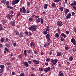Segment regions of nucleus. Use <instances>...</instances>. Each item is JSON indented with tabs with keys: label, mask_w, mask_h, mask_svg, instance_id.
<instances>
[{
	"label": "nucleus",
	"mask_w": 76,
	"mask_h": 76,
	"mask_svg": "<svg viewBox=\"0 0 76 76\" xmlns=\"http://www.w3.org/2000/svg\"><path fill=\"white\" fill-rule=\"evenodd\" d=\"M38 27L37 26H32L28 28V29L31 31H36L37 30V28Z\"/></svg>",
	"instance_id": "1"
},
{
	"label": "nucleus",
	"mask_w": 76,
	"mask_h": 76,
	"mask_svg": "<svg viewBox=\"0 0 76 76\" xmlns=\"http://www.w3.org/2000/svg\"><path fill=\"white\" fill-rule=\"evenodd\" d=\"M20 0H13L12 2V5H15L18 4Z\"/></svg>",
	"instance_id": "2"
},
{
	"label": "nucleus",
	"mask_w": 76,
	"mask_h": 76,
	"mask_svg": "<svg viewBox=\"0 0 76 76\" xmlns=\"http://www.w3.org/2000/svg\"><path fill=\"white\" fill-rule=\"evenodd\" d=\"M57 61H58V60L56 59H55V60H53V59H51V62H52L53 64H56V63H57Z\"/></svg>",
	"instance_id": "3"
},
{
	"label": "nucleus",
	"mask_w": 76,
	"mask_h": 76,
	"mask_svg": "<svg viewBox=\"0 0 76 76\" xmlns=\"http://www.w3.org/2000/svg\"><path fill=\"white\" fill-rule=\"evenodd\" d=\"M71 42L73 43L75 45H76V42L75 41V39L73 38H72L71 40Z\"/></svg>",
	"instance_id": "4"
},
{
	"label": "nucleus",
	"mask_w": 76,
	"mask_h": 76,
	"mask_svg": "<svg viewBox=\"0 0 76 76\" xmlns=\"http://www.w3.org/2000/svg\"><path fill=\"white\" fill-rule=\"evenodd\" d=\"M57 24L58 25L60 26H61L63 25V23H62V22L60 21H58Z\"/></svg>",
	"instance_id": "5"
},
{
	"label": "nucleus",
	"mask_w": 76,
	"mask_h": 76,
	"mask_svg": "<svg viewBox=\"0 0 76 76\" xmlns=\"http://www.w3.org/2000/svg\"><path fill=\"white\" fill-rule=\"evenodd\" d=\"M66 19H70L71 18V14L70 13H68L66 17Z\"/></svg>",
	"instance_id": "6"
},
{
	"label": "nucleus",
	"mask_w": 76,
	"mask_h": 76,
	"mask_svg": "<svg viewBox=\"0 0 76 76\" xmlns=\"http://www.w3.org/2000/svg\"><path fill=\"white\" fill-rule=\"evenodd\" d=\"M50 35L49 34H48L46 36V37L48 39V41L50 40Z\"/></svg>",
	"instance_id": "7"
},
{
	"label": "nucleus",
	"mask_w": 76,
	"mask_h": 76,
	"mask_svg": "<svg viewBox=\"0 0 76 76\" xmlns=\"http://www.w3.org/2000/svg\"><path fill=\"white\" fill-rule=\"evenodd\" d=\"M23 64L25 66H26V67H28V62H23Z\"/></svg>",
	"instance_id": "8"
},
{
	"label": "nucleus",
	"mask_w": 76,
	"mask_h": 76,
	"mask_svg": "<svg viewBox=\"0 0 76 76\" xmlns=\"http://www.w3.org/2000/svg\"><path fill=\"white\" fill-rule=\"evenodd\" d=\"M22 9H23V11L22 13H25L26 12V10H25V7L23 6L22 7Z\"/></svg>",
	"instance_id": "9"
},
{
	"label": "nucleus",
	"mask_w": 76,
	"mask_h": 76,
	"mask_svg": "<svg viewBox=\"0 0 76 76\" xmlns=\"http://www.w3.org/2000/svg\"><path fill=\"white\" fill-rule=\"evenodd\" d=\"M50 70H51V68L50 67H48V68H45L44 70V71L45 72H48V71H50Z\"/></svg>",
	"instance_id": "10"
},
{
	"label": "nucleus",
	"mask_w": 76,
	"mask_h": 76,
	"mask_svg": "<svg viewBox=\"0 0 76 76\" xmlns=\"http://www.w3.org/2000/svg\"><path fill=\"white\" fill-rule=\"evenodd\" d=\"M57 55L58 57H59V56H61V53L60 52H58L57 53Z\"/></svg>",
	"instance_id": "11"
},
{
	"label": "nucleus",
	"mask_w": 76,
	"mask_h": 76,
	"mask_svg": "<svg viewBox=\"0 0 76 76\" xmlns=\"http://www.w3.org/2000/svg\"><path fill=\"white\" fill-rule=\"evenodd\" d=\"M55 36L56 38H59V37H60V36L59 35V34H58V33H56L55 34Z\"/></svg>",
	"instance_id": "12"
},
{
	"label": "nucleus",
	"mask_w": 76,
	"mask_h": 76,
	"mask_svg": "<svg viewBox=\"0 0 76 76\" xmlns=\"http://www.w3.org/2000/svg\"><path fill=\"white\" fill-rule=\"evenodd\" d=\"M30 45L31 47L33 46V47H35V43L33 42H31V43L30 44Z\"/></svg>",
	"instance_id": "13"
},
{
	"label": "nucleus",
	"mask_w": 76,
	"mask_h": 76,
	"mask_svg": "<svg viewBox=\"0 0 76 76\" xmlns=\"http://www.w3.org/2000/svg\"><path fill=\"white\" fill-rule=\"evenodd\" d=\"M10 23L12 26H15V22L13 21H11Z\"/></svg>",
	"instance_id": "14"
},
{
	"label": "nucleus",
	"mask_w": 76,
	"mask_h": 76,
	"mask_svg": "<svg viewBox=\"0 0 76 76\" xmlns=\"http://www.w3.org/2000/svg\"><path fill=\"white\" fill-rule=\"evenodd\" d=\"M47 6H48V5L47 4H45L44 5V8L45 9H47Z\"/></svg>",
	"instance_id": "15"
},
{
	"label": "nucleus",
	"mask_w": 76,
	"mask_h": 76,
	"mask_svg": "<svg viewBox=\"0 0 76 76\" xmlns=\"http://www.w3.org/2000/svg\"><path fill=\"white\" fill-rule=\"evenodd\" d=\"M28 54H31V53H32V50H28Z\"/></svg>",
	"instance_id": "16"
},
{
	"label": "nucleus",
	"mask_w": 76,
	"mask_h": 76,
	"mask_svg": "<svg viewBox=\"0 0 76 76\" xmlns=\"http://www.w3.org/2000/svg\"><path fill=\"white\" fill-rule=\"evenodd\" d=\"M49 29H50L49 26H47L46 27V31H47L48 32L49 31Z\"/></svg>",
	"instance_id": "17"
},
{
	"label": "nucleus",
	"mask_w": 76,
	"mask_h": 76,
	"mask_svg": "<svg viewBox=\"0 0 76 76\" xmlns=\"http://www.w3.org/2000/svg\"><path fill=\"white\" fill-rule=\"evenodd\" d=\"M52 7H54L55 6H56V4L54 3H53L51 4Z\"/></svg>",
	"instance_id": "18"
},
{
	"label": "nucleus",
	"mask_w": 76,
	"mask_h": 76,
	"mask_svg": "<svg viewBox=\"0 0 76 76\" xmlns=\"http://www.w3.org/2000/svg\"><path fill=\"white\" fill-rule=\"evenodd\" d=\"M59 76H64L63 75V73H61V71H60V72L59 73Z\"/></svg>",
	"instance_id": "19"
},
{
	"label": "nucleus",
	"mask_w": 76,
	"mask_h": 76,
	"mask_svg": "<svg viewBox=\"0 0 76 76\" xmlns=\"http://www.w3.org/2000/svg\"><path fill=\"white\" fill-rule=\"evenodd\" d=\"M61 35L63 37H64V38H66V34H65L64 33H62Z\"/></svg>",
	"instance_id": "20"
},
{
	"label": "nucleus",
	"mask_w": 76,
	"mask_h": 76,
	"mask_svg": "<svg viewBox=\"0 0 76 76\" xmlns=\"http://www.w3.org/2000/svg\"><path fill=\"white\" fill-rule=\"evenodd\" d=\"M61 1V0H53L54 2L55 3H58V2H60Z\"/></svg>",
	"instance_id": "21"
},
{
	"label": "nucleus",
	"mask_w": 76,
	"mask_h": 76,
	"mask_svg": "<svg viewBox=\"0 0 76 76\" xmlns=\"http://www.w3.org/2000/svg\"><path fill=\"white\" fill-rule=\"evenodd\" d=\"M36 21L38 23V22H40V18H39L38 19H36Z\"/></svg>",
	"instance_id": "22"
},
{
	"label": "nucleus",
	"mask_w": 76,
	"mask_h": 76,
	"mask_svg": "<svg viewBox=\"0 0 76 76\" xmlns=\"http://www.w3.org/2000/svg\"><path fill=\"white\" fill-rule=\"evenodd\" d=\"M48 33V32H47V31L45 30V31H43V34H44V35H47Z\"/></svg>",
	"instance_id": "23"
},
{
	"label": "nucleus",
	"mask_w": 76,
	"mask_h": 76,
	"mask_svg": "<svg viewBox=\"0 0 76 76\" xmlns=\"http://www.w3.org/2000/svg\"><path fill=\"white\" fill-rule=\"evenodd\" d=\"M10 15H7V18L8 19H10V20H11V18H10Z\"/></svg>",
	"instance_id": "24"
},
{
	"label": "nucleus",
	"mask_w": 76,
	"mask_h": 76,
	"mask_svg": "<svg viewBox=\"0 0 76 76\" xmlns=\"http://www.w3.org/2000/svg\"><path fill=\"white\" fill-rule=\"evenodd\" d=\"M5 50V51H7L8 53H9L10 52V50H9V49H7V48H5L4 49Z\"/></svg>",
	"instance_id": "25"
},
{
	"label": "nucleus",
	"mask_w": 76,
	"mask_h": 76,
	"mask_svg": "<svg viewBox=\"0 0 76 76\" xmlns=\"http://www.w3.org/2000/svg\"><path fill=\"white\" fill-rule=\"evenodd\" d=\"M69 12V9H66L65 11V13H67Z\"/></svg>",
	"instance_id": "26"
},
{
	"label": "nucleus",
	"mask_w": 76,
	"mask_h": 76,
	"mask_svg": "<svg viewBox=\"0 0 76 76\" xmlns=\"http://www.w3.org/2000/svg\"><path fill=\"white\" fill-rule=\"evenodd\" d=\"M40 22H41V24L42 25L44 23V21H43V19L42 18H41L40 19Z\"/></svg>",
	"instance_id": "27"
},
{
	"label": "nucleus",
	"mask_w": 76,
	"mask_h": 76,
	"mask_svg": "<svg viewBox=\"0 0 76 76\" xmlns=\"http://www.w3.org/2000/svg\"><path fill=\"white\" fill-rule=\"evenodd\" d=\"M24 53L25 56H26V55H27V53H26V50H24Z\"/></svg>",
	"instance_id": "28"
},
{
	"label": "nucleus",
	"mask_w": 76,
	"mask_h": 76,
	"mask_svg": "<svg viewBox=\"0 0 76 76\" xmlns=\"http://www.w3.org/2000/svg\"><path fill=\"white\" fill-rule=\"evenodd\" d=\"M5 39H4V38H2L1 39L0 41H1V42H4V41Z\"/></svg>",
	"instance_id": "29"
},
{
	"label": "nucleus",
	"mask_w": 76,
	"mask_h": 76,
	"mask_svg": "<svg viewBox=\"0 0 76 76\" xmlns=\"http://www.w3.org/2000/svg\"><path fill=\"white\" fill-rule=\"evenodd\" d=\"M5 46L7 47H8V48H10V45L8 44H6L5 45Z\"/></svg>",
	"instance_id": "30"
},
{
	"label": "nucleus",
	"mask_w": 76,
	"mask_h": 76,
	"mask_svg": "<svg viewBox=\"0 0 76 76\" xmlns=\"http://www.w3.org/2000/svg\"><path fill=\"white\" fill-rule=\"evenodd\" d=\"M6 4L7 6H9V1H7Z\"/></svg>",
	"instance_id": "31"
},
{
	"label": "nucleus",
	"mask_w": 76,
	"mask_h": 76,
	"mask_svg": "<svg viewBox=\"0 0 76 76\" xmlns=\"http://www.w3.org/2000/svg\"><path fill=\"white\" fill-rule=\"evenodd\" d=\"M63 9H64L63 7H61L59 8V9L61 12L63 11Z\"/></svg>",
	"instance_id": "32"
},
{
	"label": "nucleus",
	"mask_w": 76,
	"mask_h": 76,
	"mask_svg": "<svg viewBox=\"0 0 76 76\" xmlns=\"http://www.w3.org/2000/svg\"><path fill=\"white\" fill-rule=\"evenodd\" d=\"M0 67L1 69H3V68H4V66L3 65H2L0 66Z\"/></svg>",
	"instance_id": "33"
},
{
	"label": "nucleus",
	"mask_w": 76,
	"mask_h": 76,
	"mask_svg": "<svg viewBox=\"0 0 76 76\" xmlns=\"http://www.w3.org/2000/svg\"><path fill=\"white\" fill-rule=\"evenodd\" d=\"M47 46H49L50 45V42L48 41L47 43Z\"/></svg>",
	"instance_id": "34"
},
{
	"label": "nucleus",
	"mask_w": 76,
	"mask_h": 76,
	"mask_svg": "<svg viewBox=\"0 0 76 76\" xmlns=\"http://www.w3.org/2000/svg\"><path fill=\"white\" fill-rule=\"evenodd\" d=\"M50 60V58H48L46 59V61H48Z\"/></svg>",
	"instance_id": "35"
},
{
	"label": "nucleus",
	"mask_w": 76,
	"mask_h": 76,
	"mask_svg": "<svg viewBox=\"0 0 76 76\" xmlns=\"http://www.w3.org/2000/svg\"><path fill=\"white\" fill-rule=\"evenodd\" d=\"M20 35H21V37H23V32H21L20 33Z\"/></svg>",
	"instance_id": "36"
},
{
	"label": "nucleus",
	"mask_w": 76,
	"mask_h": 76,
	"mask_svg": "<svg viewBox=\"0 0 76 76\" xmlns=\"http://www.w3.org/2000/svg\"><path fill=\"white\" fill-rule=\"evenodd\" d=\"M29 20L30 22H32V20H33V19L32 18H29Z\"/></svg>",
	"instance_id": "37"
},
{
	"label": "nucleus",
	"mask_w": 76,
	"mask_h": 76,
	"mask_svg": "<svg viewBox=\"0 0 76 76\" xmlns=\"http://www.w3.org/2000/svg\"><path fill=\"white\" fill-rule=\"evenodd\" d=\"M39 71L41 72H42V71H43V69L42 68H40L39 69Z\"/></svg>",
	"instance_id": "38"
},
{
	"label": "nucleus",
	"mask_w": 76,
	"mask_h": 76,
	"mask_svg": "<svg viewBox=\"0 0 76 76\" xmlns=\"http://www.w3.org/2000/svg\"><path fill=\"white\" fill-rule=\"evenodd\" d=\"M69 49H70V47H66L65 48V50H69Z\"/></svg>",
	"instance_id": "39"
},
{
	"label": "nucleus",
	"mask_w": 76,
	"mask_h": 76,
	"mask_svg": "<svg viewBox=\"0 0 76 76\" xmlns=\"http://www.w3.org/2000/svg\"><path fill=\"white\" fill-rule=\"evenodd\" d=\"M72 50H73V52H75V51H76V48H73Z\"/></svg>",
	"instance_id": "40"
},
{
	"label": "nucleus",
	"mask_w": 76,
	"mask_h": 76,
	"mask_svg": "<svg viewBox=\"0 0 76 76\" xmlns=\"http://www.w3.org/2000/svg\"><path fill=\"white\" fill-rule=\"evenodd\" d=\"M1 22L3 24H4L6 23V21L4 20H3Z\"/></svg>",
	"instance_id": "41"
},
{
	"label": "nucleus",
	"mask_w": 76,
	"mask_h": 76,
	"mask_svg": "<svg viewBox=\"0 0 76 76\" xmlns=\"http://www.w3.org/2000/svg\"><path fill=\"white\" fill-rule=\"evenodd\" d=\"M57 31L58 33H60V32L61 30H60V28H58L57 29Z\"/></svg>",
	"instance_id": "42"
},
{
	"label": "nucleus",
	"mask_w": 76,
	"mask_h": 76,
	"mask_svg": "<svg viewBox=\"0 0 76 76\" xmlns=\"http://www.w3.org/2000/svg\"><path fill=\"white\" fill-rule=\"evenodd\" d=\"M66 34H70V32L69 31H66Z\"/></svg>",
	"instance_id": "43"
},
{
	"label": "nucleus",
	"mask_w": 76,
	"mask_h": 76,
	"mask_svg": "<svg viewBox=\"0 0 76 76\" xmlns=\"http://www.w3.org/2000/svg\"><path fill=\"white\" fill-rule=\"evenodd\" d=\"M61 41H64V39L63 37H61L60 39Z\"/></svg>",
	"instance_id": "44"
},
{
	"label": "nucleus",
	"mask_w": 76,
	"mask_h": 76,
	"mask_svg": "<svg viewBox=\"0 0 76 76\" xmlns=\"http://www.w3.org/2000/svg\"><path fill=\"white\" fill-rule=\"evenodd\" d=\"M25 76V74L23 73H21L20 76Z\"/></svg>",
	"instance_id": "45"
},
{
	"label": "nucleus",
	"mask_w": 76,
	"mask_h": 76,
	"mask_svg": "<svg viewBox=\"0 0 76 76\" xmlns=\"http://www.w3.org/2000/svg\"><path fill=\"white\" fill-rule=\"evenodd\" d=\"M27 5L28 6H30V2H27Z\"/></svg>",
	"instance_id": "46"
},
{
	"label": "nucleus",
	"mask_w": 76,
	"mask_h": 76,
	"mask_svg": "<svg viewBox=\"0 0 76 76\" xmlns=\"http://www.w3.org/2000/svg\"><path fill=\"white\" fill-rule=\"evenodd\" d=\"M3 26H1L0 27V31H2V30H3Z\"/></svg>",
	"instance_id": "47"
},
{
	"label": "nucleus",
	"mask_w": 76,
	"mask_h": 76,
	"mask_svg": "<svg viewBox=\"0 0 76 76\" xmlns=\"http://www.w3.org/2000/svg\"><path fill=\"white\" fill-rule=\"evenodd\" d=\"M2 72H3V69H0V73H2Z\"/></svg>",
	"instance_id": "48"
},
{
	"label": "nucleus",
	"mask_w": 76,
	"mask_h": 76,
	"mask_svg": "<svg viewBox=\"0 0 76 76\" xmlns=\"http://www.w3.org/2000/svg\"><path fill=\"white\" fill-rule=\"evenodd\" d=\"M69 60L71 61H72L73 60V57H70L69 58Z\"/></svg>",
	"instance_id": "49"
},
{
	"label": "nucleus",
	"mask_w": 76,
	"mask_h": 76,
	"mask_svg": "<svg viewBox=\"0 0 76 76\" xmlns=\"http://www.w3.org/2000/svg\"><path fill=\"white\" fill-rule=\"evenodd\" d=\"M20 12H18L17 13V17H19V16H20Z\"/></svg>",
	"instance_id": "50"
},
{
	"label": "nucleus",
	"mask_w": 76,
	"mask_h": 76,
	"mask_svg": "<svg viewBox=\"0 0 76 76\" xmlns=\"http://www.w3.org/2000/svg\"><path fill=\"white\" fill-rule=\"evenodd\" d=\"M22 8H20V12H21V13H22Z\"/></svg>",
	"instance_id": "51"
},
{
	"label": "nucleus",
	"mask_w": 76,
	"mask_h": 76,
	"mask_svg": "<svg viewBox=\"0 0 76 76\" xmlns=\"http://www.w3.org/2000/svg\"><path fill=\"white\" fill-rule=\"evenodd\" d=\"M75 33H76V27L74 28Z\"/></svg>",
	"instance_id": "52"
},
{
	"label": "nucleus",
	"mask_w": 76,
	"mask_h": 76,
	"mask_svg": "<svg viewBox=\"0 0 76 76\" xmlns=\"http://www.w3.org/2000/svg\"><path fill=\"white\" fill-rule=\"evenodd\" d=\"M72 15L73 16H75V13L74 12H72Z\"/></svg>",
	"instance_id": "53"
},
{
	"label": "nucleus",
	"mask_w": 76,
	"mask_h": 76,
	"mask_svg": "<svg viewBox=\"0 0 76 76\" xmlns=\"http://www.w3.org/2000/svg\"><path fill=\"white\" fill-rule=\"evenodd\" d=\"M25 34H26V35H28V34L29 33H28V32L27 31H26V32H25Z\"/></svg>",
	"instance_id": "54"
},
{
	"label": "nucleus",
	"mask_w": 76,
	"mask_h": 76,
	"mask_svg": "<svg viewBox=\"0 0 76 76\" xmlns=\"http://www.w3.org/2000/svg\"><path fill=\"white\" fill-rule=\"evenodd\" d=\"M48 46H47V45H46V44H45L44 45V47H45V48H46Z\"/></svg>",
	"instance_id": "55"
},
{
	"label": "nucleus",
	"mask_w": 76,
	"mask_h": 76,
	"mask_svg": "<svg viewBox=\"0 0 76 76\" xmlns=\"http://www.w3.org/2000/svg\"><path fill=\"white\" fill-rule=\"evenodd\" d=\"M36 64H39V62L38 61H37L36 62Z\"/></svg>",
	"instance_id": "56"
},
{
	"label": "nucleus",
	"mask_w": 76,
	"mask_h": 76,
	"mask_svg": "<svg viewBox=\"0 0 76 76\" xmlns=\"http://www.w3.org/2000/svg\"><path fill=\"white\" fill-rule=\"evenodd\" d=\"M19 33L18 32H17L16 33V35H19Z\"/></svg>",
	"instance_id": "57"
},
{
	"label": "nucleus",
	"mask_w": 76,
	"mask_h": 76,
	"mask_svg": "<svg viewBox=\"0 0 76 76\" xmlns=\"http://www.w3.org/2000/svg\"><path fill=\"white\" fill-rule=\"evenodd\" d=\"M73 8L74 9V10H76V7L75 6H74L73 7Z\"/></svg>",
	"instance_id": "58"
},
{
	"label": "nucleus",
	"mask_w": 76,
	"mask_h": 76,
	"mask_svg": "<svg viewBox=\"0 0 76 76\" xmlns=\"http://www.w3.org/2000/svg\"><path fill=\"white\" fill-rule=\"evenodd\" d=\"M41 55H42V56H43V55L44 54V53H43V52H41Z\"/></svg>",
	"instance_id": "59"
},
{
	"label": "nucleus",
	"mask_w": 76,
	"mask_h": 76,
	"mask_svg": "<svg viewBox=\"0 0 76 76\" xmlns=\"http://www.w3.org/2000/svg\"><path fill=\"white\" fill-rule=\"evenodd\" d=\"M10 16L11 17V18H13V17L14 16V15L11 14L10 15Z\"/></svg>",
	"instance_id": "60"
},
{
	"label": "nucleus",
	"mask_w": 76,
	"mask_h": 76,
	"mask_svg": "<svg viewBox=\"0 0 76 76\" xmlns=\"http://www.w3.org/2000/svg\"><path fill=\"white\" fill-rule=\"evenodd\" d=\"M28 62L29 64H31V63H32V61H28Z\"/></svg>",
	"instance_id": "61"
},
{
	"label": "nucleus",
	"mask_w": 76,
	"mask_h": 76,
	"mask_svg": "<svg viewBox=\"0 0 76 76\" xmlns=\"http://www.w3.org/2000/svg\"><path fill=\"white\" fill-rule=\"evenodd\" d=\"M74 6H76V1H75L74 3Z\"/></svg>",
	"instance_id": "62"
},
{
	"label": "nucleus",
	"mask_w": 76,
	"mask_h": 76,
	"mask_svg": "<svg viewBox=\"0 0 76 76\" xmlns=\"http://www.w3.org/2000/svg\"><path fill=\"white\" fill-rule=\"evenodd\" d=\"M13 45L14 47H15L16 45V43L15 42L14 44H13Z\"/></svg>",
	"instance_id": "63"
},
{
	"label": "nucleus",
	"mask_w": 76,
	"mask_h": 76,
	"mask_svg": "<svg viewBox=\"0 0 76 76\" xmlns=\"http://www.w3.org/2000/svg\"><path fill=\"white\" fill-rule=\"evenodd\" d=\"M29 35H31V36L32 35V33H31V32L30 31L29 32Z\"/></svg>",
	"instance_id": "64"
}]
</instances>
